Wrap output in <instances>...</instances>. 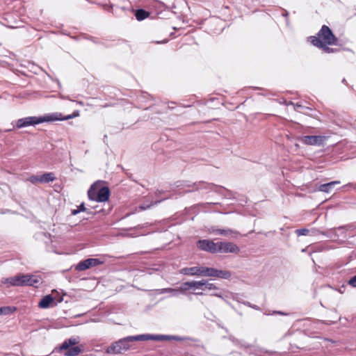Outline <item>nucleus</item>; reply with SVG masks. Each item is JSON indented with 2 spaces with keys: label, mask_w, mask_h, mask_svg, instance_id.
I'll return each instance as SVG.
<instances>
[{
  "label": "nucleus",
  "mask_w": 356,
  "mask_h": 356,
  "mask_svg": "<svg viewBox=\"0 0 356 356\" xmlns=\"http://www.w3.org/2000/svg\"><path fill=\"white\" fill-rule=\"evenodd\" d=\"M148 340H150V334L128 336L112 343L111 346L106 349V353L108 354H122L130 348H132L134 341Z\"/></svg>",
  "instance_id": "obj_1"
},
{
  "label": "nucleus",
  "mask_w": 356,
  "mask_h": 356,
  "mask_svg": "<svg viewBox=\"0 0 356 356\" xmlns=\"http://www.w3.org/2000/svg\"><path fill=\"white\" fill-rule=\"evenodd\" d=\"M80 342L79 337H72L67 339H65L59 347H56L54 353H61L65 350L64 356H76L82 352V348L79 346H75Z\"/></svg>",
  "instance_id": "obj_2"
},
{
  "label": "nucleus",
  "mask_w": 356,
  "mask_h": 356,
  "mask_svg": "<svg viewBox=\"0 0 356 356\" xmlns=\"http://www.w3.org/2000/svg\"><path fill=\"white\" fill-rule=\"evenodd\" d=\"M177 186L188 187V190L184 191V193H191L199 190L213 191L217 193L221 194L225 188L220 186L215 185L212 183H207L204 181H200L193 183V184H188V181H181Z\"/></svg>",
  "instance_id": "obj_3"
},
{
  "label": "nucleus",
  "mask_w": 356,
  "mask_h": 356,
  "mask_svg": "<svg viewBox=\"0 0 356 356\" xmlns=\"http://www.w3.org/2000/svg\"><path fill=\"white\" fill-rule=\"evenodd\" d=\"M54 119H56V118L54 115H51L50 113L39 117L30 116L23 118L17 120L16 127L17 129H22L29 126L39 124L43 122H54Z\"/></svg>",
  "instance_id": "obj_4"
},
{
  "label": "nucleus",
  "mask_w": 356,
  "mask_h": 356,
  "mask_svg": "<svg viewBox=\"0 0 356 356\" xmlns=\"http://www.w3.org/2000/svg\"><path fill=\"white\" fill-rule=\"evenodd\" d=\"M229 339L236 345L241 348H244L245 350L250 354H254L256 356H266V355H270L273 354L272 351L265 350L261 348L252 346L248 344L243 343L241 341L230 337Z\"/></svg>",
  "instance_id": "obj_5"
},
{
  "label": "nucleus",
  "mask_w": 356,
  "mask_h": 356,
  "mask_svg": "<svg viewBox=\"0 0 356 356\" xmlns=\"http://www.w3.org/2000/svg\"><path fill=\"white\" fill-rule=\"evenodd\" d=\"M319 40L323 44H336L337 42V37L334 35L332 30L326 25H323L321 29L318 33V37Z\"/></svg>",
  "instance_id": "obj_6"
},
{
  "label": "nucleus",
  "mask_w": 356,
  "mask_h": 356,
  "mask_svg": "<svg viewBox=\"0 0 356 356\" xmlns=\"http://www.w3.org/2000/svg\"><path fill=\"white\" fill-rule=\"evenodd\" d=\"M104 263V260L98 258H88L79 261L74 269L76 271H83L92 267H96Z\"/></svg>",
  "instance_id": "obj_7"
},
{
  "label": "nucleus",
  "mask_w": 356,
  "mask_h": 356,
  "mask_svg": "<svg viewBox=\"0 0 356 356\" xmlns=\"http://www.w3.org/2000/svg\"><path fill=\"white\" fill-rule=\"evenodd\" d=\"M323 136H303L298 138V140L305 145L323 146L326 140Z\"/></svg>",
  "instance_id": "obj_8"
},
{
  "label": "nucleus",
  "mask_w": 356,
  "mask_h": 356,
  "mask_svg": "<svg viewBox=\"0 0 356 356\" xmlns=\"http://www.w3.org/2000/svg\"><path fill=\"white\" fill-rule=\"evenodd\" d=\"M218 242L215 243L211 240L202 239L197 243L198 249L210 253H218Z\"/></svg>",
  "instance_id": "obj_9"
},
{
  "label": "nucleus",
  "mask_w": 356,
  "mask_h": 356,
  "mask_svg": "<svg viewBox=\"0 0 356 356\" xmlns=\"http://www.w3.org/2000/svg\"><path fill=\"white\" fill-rule=\"evenodd\" d=\"M56 179V177L54 172H46L41 175H32L29 177V181L33 184L37 183L47 184L53 182Z\"/></svg>",
  "instance_id": "obj_10"
},
{
  "label": "nucleus",
  "mask_w": 356,
  "mask_h": 356,
  "mask_svg": "<svg viewBox=\"0 0 356 356\" xmlns=\"http://www.w3.org/2000/svg\"><path fill=\"white\" fill-rule=\"evenodd\" d=\"M238 246L231 242H218V252L220 253H238Z\"/></svg>",
  "instance_id": "obj_11"
},
{
  "label": "nucleus",
  "mask_w": 356,
  "mask_h": 356,
  "mask_svg": "<svg viewBox=\"0 0 356 356\" xmlns=\"http://www.w3.org/2000/svg\"><path fill=\"white\" fill-rule=\"evenodd\" d=\"M308 40L314 46L321 48L326 53H334L337 51L336 49L329 47L328 44H323L316 36H310Z\"/></svg>",
  "instance_id": "obj_12"
},
{
  "label": "nucleus",
  "mask_w": 356,
  "mask_h": 356,
  "mask_svg": "<svg viewBox=\"0 0 356 356\" xmlns=\"http://www.w3.org/2000/svg\"><path fill=\"white\" fill-rule=\"evenodd\" d=\"M186 337H182L176 335H165V334H151L150 340L153 341H170L175 340L178 341H182L186 340Z\"/></svg>",
  "instance_id": "obj_13"
},
{
  "label": "nucleus",
  "mask_w": 356,
  "mask_h": 356,
  "mask_svg": "<svg viewBox=\"0 0 356 356\" xmlns=\"http://www.w3.org/2000/svg\"><path fill=\"white\" fill-rule=\"evenodd\" d=\"M110 190L107 186H101L97 191V195H96L94 201L97 202H104L109 199Z\"/></svg>",
  "instance_id": "obj_14"
},
{
  "label": "nucleus",
  "mask_w": 356,
  "mask_h": 356,
  "mask_svg": "<svg viewBox=\"0 0 356 356\" xmlns=\"http://www.w3.org/2000/svg\"><path fill=\"white\" fill-rule=\"evenodd\" d=\"M179 273L185 275L202 276V266L186 267L180 269Z\"/></svg>",
  "instance_id": "obj_15"
},
{
  "label": "nucleus",
  "mask_w": 356,
  "mask_h": 356,
  "mask_svg": "<svg viewBox=\"0 0 356 356\" xmlns=\"http://www.w3.org/2000/svg\"><path fill=\"white\" fill-rule=\"evenodd\" d=\"M212 232L215 234L222 235L226 236H231L232 238H236L239 235V232L231 229H213Z\"/></svg>",
  "instance_id": "obj_16"
},
{
  "label": "nucleus",
  "mask_w": 356,
  "mask_h": 356,
  "mask_svg": "<svg viewBox=\"0 0 356 356\" xmlns=\"http://www.w3.org/2000/svg\"><path fill=\"white\" fill-rule=\"evenodd\" d=\"M25 286L37 287L41 282V278L38 275H25Z\"/></svg>",
  "instance_id": "obj_17"
},
{
  "label": "nucleus",
  "mask_w": 356,
  "mask_h": 356,
  "mask_svg": "<svg viewBox=\"0 0 356 356\" xmlns=\"http://www.w3.org/2000/svg\"><path fill=\"white\" fill-rule=\"evenodd\" d=\"M50 114H51V115H54V116H55L56 118V119L54 120V121H58V120L63 121V120H67L72 119V118H74L76 117L79 116V111H74L72 114L67 115H65V116H63V114L61 113H59V112L52 113H50Z\"/></svg>",
  "instance_id": "obj_18"
},
{
  "label": "nucleus",
  "mask_w": 356,
  "mask_h": 356,
  "mask_svg": "<svg viewBox=\"0 0 356 356\" xmlns=\"http://www.w3.org/2000/svg\"><path fill=\"white\" fill-rule=\"evenodd\" d=\"M101 187V182L97 181L93 183L88 191V196L90 200L94 201L96 195H97V191Z\"/></svg>",
  "instance_id": "obj_19"
},
{
  "label": "nucleus",
  "mask_w": 356,
  "mask_h": 356,
  "mask_svg": "<svg viewBox=\"0 0 356 356\" xmlns=\"http://www.w3.org/2000/svg\"><path fill=\"white\" fill-rule=\"evenodd\" d=\"M54 301V298L51 295L44 296L39 302L38 307L42 309L49 308Z\"/></svg>",
  "instance_id": "obj_20"
},
{
  "label": "nucleus",
  "mask_w": 356,
  "mask_h": 356,
  "mask_svg": "<svg viewBox=\"0 0 356 356\" xmlns=\"http://www.w3.org/2000/svg\"><path fill=\"white\" fill-rule=\"evenodd\" d=\"M339 184V181H333L326 184H323L319 186L318 190L321 192L330 193L335 185Z\"/></svg>",
  "instance_id": "obj_21"
},
{
  "label": "nucleus",
  "mask_w": 356,
  "mask_h": 356,
  "mask_svg": "<svg viewBox=\"0 0 356 356\" xmlns=\"http://www.w3.org/2000/svg\"><path fill=\"white\" fill-rule=\"evenodd\" d=\"M351 226L344 225L340 226L337 228H334L332 232L334 233L337 236L346 237V232L350 229Z\"/></svg>",
  "instance_id": "obj_22"
},
{
  "label": "nucleus",
  "mask_w": 356,
  "mask_h": 356,
  "mask_svg": "<svg viewBox=\"0 0 356 356\" xmlns=\"http://www.w3.org/2000/svg\"><path fill=\"white\" fill-rule=\"evenodd\" d=\"M149 16V13L145 9L140 8L136 10L135 17L138 21H142Z\"/></svg>",
  "instance_id": "obj_23"
},
{
  "label": "nucleus",
  "mask_w": 356,
  "mask_h": 356,
  "mask_svg": "<svg viewBox=\"0 0 356 356\" xmlns=\"http://www.w3.org/2000/svg\"><path fill=\"white\" fill-rule=\"evenodd\" d=\"M216 268L202 266V276L203 277H216Z\"/></svg>",
  "instance_id": "obj_24"
},
{
  "label": "nucleus",
  "mask_w": 356,
  "mask_h": 356,
  "mask_svg": "<svg viewBox=\"0 0 356 356\" xmlns=\"http://www.w3.org/2000/svg\"><path fill=\"white\" fill-rule=\"evenodd\" d=\"M165 198L160 200H156V201H152L151 202H143L138 207V209L140 211H144L146 209H148L151 208L152 206L157 205L160 202H161L163 200H164Z\"/></svg>",
  "instance_id": "obj_25"
},
{
  "label": "nucleus",
  "mask_w": 356,
  "mask_h": 356,
  "mask_svg": "<svg viewBox=\"0 0 356 356\" xmlns=\"http://www.w3.org/2000/svg\"><path fill=\"white\" fill-rule=\"evenodd\" d=\"M159 294H163V293H170L171 296H179V290L177 288H164L159 289Z\"/></svg>",
  "instance_id": "obj_26"
},
{
  "label": "nucleus",
  "mask_w": 356,
  "mask_h": 356,
  "mask_svg": "<svg viewBox=\"0 0 356 356\" xmlns=\"http://www.w3.org/2000/svg\"><path fill=\"white\" fill-rule=\"evenodd\" d=\"M232 273L229 270L216 269V277L221 279L229 280L231 278Z\"/></svg>",
  "instance_id": "obj_27"
},
{
  "label": "nucleus",
  "mask_w": 356,
  "mask_h": 356,
  "mask_svg": "<svg viewBox=\"0 0 356 356\" xmlns=\"http://www.w3.org/2000/svg\"><path fill=\"white\" fill-rule=\"evenodd\" d=\"M179 295L180 293H184L186 291L191 289V281L183 282L179 288Z\"/></svg>",
  "instance_id": "obj_28"
},
{
  "label": "nucleus",
  "mask_w": 356,
  "mask_h": 356,
  "mask_svg": "<svg viewBox=\"0 0 356 356\" xmlns=\"http://www.w3.org/2000/svg\"><path fill=\"white\" fill-rule=\"evenodd\" d=\"M204 280H202L200 281L193 280L191 281V289L197 290L201 289L204 290Z\"/></svg>",
  "instance_id": "obj_29"
},
{
  "label": "nucleus",
  "mask_w": 356,
  "mask_h": 356,
  "mask_svg": "<svg viewBox=\"0 0 356 356\" xmlns=\"http://www.w3.org/2000/svg\"><path fill=\"white\" fill-rule=\"evenodd\" d=\"M15 286H25V274H19L15 276Z\"/></svg>",
  "instance_id": "obj_30"
},
{
  "label": "nucleus",
  "mask_w": 356,
  "mask_h": 356,
  "mask_svg": "<svg viewBox=\"0 0 356 356\" xmlns=\"http://www.w3.org/2000/svg\"><path fill=\"white\" fill-rule=\"evenodd\" d=\"M1 283L3 284H7L8 286H15V276L13 277H7V278H3L1 280Z\"/></svg>",
  "instance_id": "obj_31"
},
{
  "label": "nucleus",
  "mask_w": 356,
  "mask_h": 356,
  "mask_svg": "<svg viewBox=\"0 0 356 356\" xmlns=\"http://www.w3.org/2000/svg\"><path fill=\"white\" fill-rule=\"evenodd\" d=\"M16 309L15 307H0V315L1 314H9Z\"/></svg>",
  "instance_id": "obj_32"
},
{
  "label": "nucleus",
  "mask_w": 356,
  "mask_h": 356,
  "mask_svg": "<svg viewBox=\"0 0 356 356\" xmlns=\"http://www.w3.org/2000/svg\"><path fill=\"white\" fill-rule=\"evenodd\" d=\"M209 289V290H217L218 288L213 283H209L207 281L204 280V289Z\"/></svg>",
  "instance_id": "obj_33"
},
{
  "label": "nucleus",
  "mask_w": 356,
  "mask_h": 356,
  "mask_svg": "<svg viewBox=\"0 0 356 356\" xmlns=\"http://www.w3.org/2000/svg\"><path fill=\"white\" fill-rule=\"evenodd\" d=\"M298 236H306L309 233V230L307 229H298L296 231Z\"/></svg>",
  "instance_id": "obj_34"
},
{
  "label": "nucleus",
  "mask_w": 356,
  "mask_h": 356,
  "mask_svg": "<svg viewBox=\"0 0 356 356\" xmlns=\"http://www.w3.org/2000/svg\"><path fill=\"white\" fill-rule=\"evenodd\" d=\"M348 284L353 287H356V275L352 277L348 282Z\"/></svg>",
  "instance_id": "obj_35"
},
{
  "label": "nucleus",
  "mask_w": 356,
  "mask_h": 356,
  "mask_svg": "<svg viewBox=\"0 0 356 356\" xmlns=\"http://www.w3.org/2000/svg\"><path fill=\"white\" fill-rule=\"evenodd\" d=\"M243 304L248 307H250L254 309H256V310H259L260 308L256 305H252V303H250V302H243Z\"/></svg>",
  "instance_id": "obj_36"
},
{
  "label": "nucleus",
  "mask_w": 356,
  "mask_h": 356,
  "mask_svg": "<svg viewBox=\"0 0 356 356\" xmlns=\"http://www.w3.org/2000/svg\"><path fill=\"white\" fill-rule=\"evenodd\" d=\"M298 108H301V109L308 110V111H311V110H312V108H309V107L303 106H302V105H301V104H296V109H298Z\"/></svg>",
  "instance_id": "obj_37"
},
{
  "label": "nucleus",
  "mask_w": 356,
  "mask_h": 356,
  "mask_svg": "<svg viewBox=\"0 0 356 356\" xmlns=\"http://www.w3.org/2000/svg\"><path fill=\"white\" fill-rule=\"evenodd\" d=\"M80 212L85 211L86 210L84 203H81L79 207H78Z\"/></svg>",
  "instance_id": "obj_38"
},
{
  "label": "nucleus",
  "mask_w": 356,
  "mask_h": 356,
  "mask_svg": "<svg viewBox=\"0 0 356 356\" xmlns=\"http://www.w3.org/2000/svg\"><path fill=\"white\" fill-rule=\"evenodd\" d=\"M79 213H80L79 209H74L71 211V214L73 215V216H75L76 214H78Z\"/></svg>",
  "instance_id": "obj_39"
},
{
  "label": "nucleus",
  "mask_w": 356,
  "mask_h": 356,
  "mask_svg": "<svg viewBox=\"0 0 356 356\" xmlns=\"http://www.w3.org/2000/svg\"><path fill=\"white\" fill-rule=\"evenodd\" d=\"M282 15L284 16V17H287L288 15H289V13L286 10H284L282 14Z\"/></svg>",
  "instance_id": "obj_40"
},
{
  "label": "nucleus",
  "mask_w": 356,
  "mask_h": 356,
  "mask_svg": "<svg viewBox=\"0 0 356 356\" xmlns=\"http://www.w3.org/2000/svg\"><path fill=\"white\" fill-rule=\"evenodd\" d=\"M168 42V40H164L163 41H156V43L157 44H163V43H166Z\"/></svg>",
  "instance_id": "obj_41"
},
{
  "label": "nucleus",
  "mask_w": 356,
  "mask_h": 356,
  "mask_svg": "<svg viewBox=\"0 0 356 356\" xmlns=\"http://www.w3.org/2000/svg\"><path fill=\"white\" fill-rule=\"evenodd\" d=\"M212 295H213V296H216V297L220 298H222V295H221L220 293H213Z\"/></svg>",
  "instance_id": "obj_42"
},
{
  "label": "nucleus",
  "mask_w": 356,
  "mask_h": 356,
  "mask_svg": "<svg viewBox=\"0 0 356 356\" xmlns=\"http://www.w3.org/2000/svg\"><path fill=\"white\" fill-rule=\"evenodd\" d=\"M193 294L197 295V296H202L204 293L202 292H195V293H193Z\"/></svg>",
  "instance_id": "obj_43"
},
{
  "label": "nucleus",
  "mask_w": 356,
  "mask_h": 356,
  "mask_svg": "<svg viewBox=\"0 0 356 356\" xmlns=\"http://www.w3.org/2000/svg\"><path fill=\"white\" fill-rule=\"evenodd\" d=\"M275 313H277V314H282V315H284L285 314H284L282 312H275Z\"/></svg>",
  "instance_id": "obj_44"
},
{
  "label": "nucleus",
  "mask_w": 356,
  "mask_h": 356,
  "mask_svg": "<svg viewBox=\"0 0 356 356\" xmlns=\"http://www.w3.org/2000/svg\"><path fill=\"white\" fill-rule=\"evenodd\" d=\"M342 83H346V80L345 79H342Z\"/></svg>",
  "instance_id": "obj_45"
},
{
  "label": "nucleus",
  "mask_w": 356,
  "mask_h": 356,
  "mask_svg": "<svg viewBox=\"0 0 356 356\" xmlns=\"http://www.w3.org/2000/svg\"><path fill=\"white\" fill-rule=\"evenodd\" d=\"M208 204H211V203H207ZM218 203L213 202L212 204H218Z\"/></svg>",
  "instance_id": "obj_46"
}]
</instances>
